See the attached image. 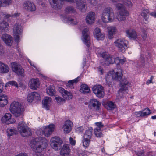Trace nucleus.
Listing matches in <instances>:
<instances>
[{"instance_id": "13", "label": "nucleus", "mask_w": 156, "mask_h": 156, "mask_svg": "<svg viewBox=\"0 0 156 156\" xmlns=\"http://www.w3.org/2000/svg\"><path fill=\"white\" fill-rule=\"evenodd\" d=\"M12 71L18 75L22 76L24 73V69L17 62H13L12 64Z\"/></svg>"}, {"instance_id": "19", "label": "nucleus", "mask_w": 156, "mask_h": 156, "mask_svg": "<svg viewBox=\"0 0 156 156\" xmlns=\"http://www.w3.org/2000/svg\"><path fill=\"white\" fill-rule=\"evenodd\" d=\"M54 125L51 124L46 127L42 130V133L44 134L45 136H48L54 131Z\"/></svg>"}, {"instance_id": "45", "label": "nucleus", "mask_w": 156, "mask_h": 156, "mask_svg": "<svg viewBox=\"0 0 156 156\" xmlns=\"http://www.w3.org/2000/svg\"><path fill=\"white\" fill-rule=\"evenodd\" d=\"M101 129L99 128V129H95L94 130L95 134L97 137H101L102 136V134L101 132Z\"/></svg>"}, {"instance_id": "5", "label": "nucleus", "mask_w": 156, "mask_h": 156, "mask_svg": "<svg viewBox=\"0 0 156 156\" xmlns=\"http://www.w3.org/2000/svg\"><path fill=\"white\" fill-rule=\"evenodd\" d=\"M22 109L21 105L18 102L14 101L11 104L10 110L16 117H19L22 115Z\"/></svg>"}, {"instance_id": "30", "label": "nucleus", "mask_w": 156, "mask_h": 156, "mask_svg": "<svg viewBox=\"0 0 156 156\" xmlns=\"http://www.w3.org/2000/svg\"><path fill=\"white\" fill-rule=\"evenodd\" d=\"M9 25L8 23L3 21L0 23V30L2 31L7 32L8 30Z\"/></svg>"}, {"instance_id": "58", "label": "nucleus", "mask_w": 156, "mask_h": 156, "mask_svg": "<svg viewBox=\"0 0 156 156\" xmlns=\"http://www.w3.org/2000/svg\"><path fill=\"white\" fill-rule=\"evenodd\" d=\"M96 124L98 126V127L96 129H99V128L101 129L103 126V125H102V123L101 122L96 123Z\"/></svg>"}, {"instance_id": "14", "label": "nucleus", "mask_w": 156, "mask_h": 156, "mask_svg": "<svg viewBox=\"0 0 156 156\" xmlns=\"http://www.w3.org/2000/svg\"><path fill=\"white\" fill-rule=\"evenodd\" d=\"M101 104L100 102L97 99H91L89 102L88 107L90 109L93 108L96 110H99L100 108Z\"/></svg>"}, {"instance_id": "33", "label": "nucleus", "mask_w": 156, "mask_h": 156, "mask_svg": "<svg viewBox=\"0 0 156 156\" xmlns=\"http://www.w3.org/2000/svg\"><path fill=\"white\" fill-rule=\"evenodd\" d=\"M80 91L83 94L88 93L89 92L90 90L88 87L87 85L83 84L81 86Z\"/></svg>"}, {"instance_id": "29", "label": "nucleus", "mask_w": 156, "mask_h": 156, "mask_svg": "<svg viewBox=\"0 0 156 156\" xmlns=\"http://www.w3.org/2000/svg\"><path fill=\"white\" fill-rule=\"evenodd\" d=\"M51 98L50 97H46L44 98L42 101V104L44 108L47 110L49 109V104L51 102Z\"/></svg>"}, {"instance_id": "57", "label": "nucleus", "mask_w": 156, "mask_h": 156, "mask_svg": "<svg viewBox=\"0 0 156 156\" xmlns=\"http://www.w3.org/2000/svg\"><path fill=\"white\" fill-rule=\"evenodd\" d=\"M9 121V124H12L14 123L15 122V120L13 118H12L11 117L10 118L8 121Z\"/></svg>"}, {"instance_id": "20", "label": "nucleus", "mask_w": 156, "mask_h": 156, "mask_svg": "<svg viewBox=\"0 0 156 156\" xmlns=\"http://www.w3.org/2000/svg\"><path fill=\"white\" fill-rule=\"evenodd\" d=\"M73 126V124L71 121L69 120L66 121L63 127L64 132L67 133H69L72 130Z\"/></svg>"}, {"instance_id": "53", "label": "nucleus", "mask_w": 156, "mask_h": 156, "mask_svg": "<svg viewBox=\"0 0 156 156\" xmlns=\"http://www.w3.org/2000/svg\"><path fill=\"white\" fill-rule=\"evenodd\" d=\"M11 0H4L2 4V6H5L7 5H8L11 2Z\"/></svg>"}, {"instance_id": "9", "label": "nucleus", "mask_w": 156, "mask_h": 156, "mask_svg": "<svg viewBox=\"0 0 156 156\" xmlns=\"http://www.w3.org/2000/svg\"><path fill=\"white\" fill-rule=\"evenodd\" d=\"M127 41L121 39H118L114 42L115 45L121 52L124 51L127 48Z\"/></svg>"}, {"instance_id": "44", "label": "nucleus", "mask_w": 156, "mask_h": 156, "mask_svg": "<svg viewBox=\"0 0 156 156\" xmlns=\"http://www.w3.org/2000/svg\"><path fill=\"white\" fill-rule=\"evenodd\" d=\"M10 85L16 86L17 87H18V86L17 82L14 81H9L6 83L5 86L6 87H7L8 86H9Z\"/></svg>"}, {"instance_id": "52", "label": "nucleus", "mask_w": 156, "mask_h": 156, "mask_svg": "<svg viewBox=\"0 0 156 156\" xmlns=\"http://www.w3.org/2000/svg\"><path fill=\"white\" fill-rule=\"evenodd\" d=\"M55 99L56 100L58 103H60L65 101V99L59 96L55 97Z\"/></svg>"}, {"instance_id": "54", "label": "nucleus", "mask_w": 156, "mask_h": 156, "mask_svg": "<svg viewBox=\"0 0 156 156\" xmlns=\"http://www.w3.org/2000/svg\"><path fill=\"white\" fill-rule=\"evenodd\" d=\"M101 32L100 29L98 28H96L94 31V37Z\"/></svg>"}, {"instance_id": "17", "label": "nucleus", "mask_w": 156, "mask_h": 156, "mask_svg": "<svg viewBox=\"0 0 156 156\" xmlns=\"http://www.w3.org/2000/svg\"><path fill=\"white\" fill-rule=\"evenodd\" d=\"M119 71L116 72H111L109 73H111V77L112 79L114 80L120 81L122 79V73L121 70L119 69Z\"/></svg>"}, {"instance_id": "6", "label": "nucleus", "mask_w": 156, "mask_h": 156, "mask_svg": "<svg viewBox=\"0 0 156 156\" xmlns=\"http://www.w3.org/2000/svg\"><path fill=\"white\" fill-rule=\"evenodd\" d=\"M101 56L103 58L101 63L105 66L115 63V58L112 56L105 53H103L101 54Z\"/></svg>"}, {"instance_id": "25", "label": "nucleus", "mask_w": 156, "mask_h": 156, "mask_svg": "<svg viewBox=\"0 0 156 156\" xmlns=\"http://www.w3.org/2000/svg\"><path fill=\"white\" fill-rule=\"evenodd\" d=\"M121 83V88L118 91L119 93L122 92L123 91L126 90L128 89V87L127 86L128 84V82L126 79H124L119 81Z\"/></svg>"}, {"instance_id": "24", "label": "nucleus", "mask_w": 156, "mask_h": 156, "mask_svg": "<svg viewBox=\"0 0 156 156\" xmlns=\"http://www.w3.org/2000/svg\"><path fill=\"white\" fill-rule=\"evenodd\" d=\"M95 14L94 12H89L86 17V23L89 24L93 23L95 20Z\"/></svg>"}, {"instance_id": "48", "label": "nucleus", "mask_w": 156, "mask_h": 156, "mask_svg": "<svg viewBox=\"0 0 156 156\" xmlns=\"http://www.w3.org/2000/svg\"><path fill=\"white\" fill-rule=\"evenodd\" d=\"M97 35L95 37L98 40H102L104 37V34L101 32Z\"/></svg>"}, {"instance_id": "51", "label": "nucleus", "mask_w": 156, "mask_h": 156, "mask_svg": "<svg viewBox=\"0 0 156 156\" xmlns=\"http://www.w3.org/2000/svg\"><path fill=\"white\" fill-rule=\"evenodd\" d=\"M115 63L116 64H118L119 63L123 64L125 62V60L123 59H120L119 57H117L115 58Z\"/></svg>"}, {"instance_id": "22", "label": "nucleus", "mask_w": 156, "mask_h": 156, "mask_svg": "<svg viewBox=\"0 0 156 156\" xmlns=\"http://www.w3.org/2000/svg\"><path fill=\"white\" fill-rule=\"evenodd\" d=\"M69 145L67 144L63 145L60 151V154L62 156H69L70 152Z\"/></svg>"}, {"instance_id": "2", "label": "nucleus", "mask_w": 156, "mask_h": 156, "mask_svg": "<svg viewBox=\"0 0 156 156\" xmlns=\"http://www.w3.org/2000/svg\"><path fill=\"white\" fill-rule=\"evenodd\" d=\"M116 8L119 10V14L117 17L119 21L126 20L127 17L129 15V13L126 9L125 7L122 4L118 3L115 5Z\"/></svg>"}, {"instance_id": "62", "label": "nucleus", "mask_w": 156, "mask_h": 156, "mask_svg": "<svg viewBox=\"0 0 156 156\" xmlns=\"http://www.w3.org/2000/svg\"><path fill=\"white\" fill-rule=\"evenodd\" d=\"M88 152L87 151H83L81 153L82 156H88Z\"/></svg>"}, {"instance_id": "7", "label": "nucleus", "mask_w": 156, "mask_h": 156, "mask_svg": "<svg viewBox=\"0 0 156 156\" xmlns=\"http://www.w3.org/2000/svg\"><path fill=\"white\" fill-rule=\"evenodd\" d=\"M51 141L50 145L52 148L57 151L61 149L63 141L60 138L56 136L53 137L51 139Z\"/></svg>"}, {"instance_id": "35", "label": "nucleus", "mask_w": 156, "mask_h": 156, "mask_svg": "<svg viewBox=\"0 0 156 156\" xmlns=\"http://www.w3.org/2000/svg\"><path fill=\"white\" fill-rule=\"evenodd\" d=\"M59 90L60 93L62 94L63 96L66 98H67L66 96L69 97L71 96V93H69L68 91L65 90V89L62 87L59 88ZM70 98V97H69Z\"/></svg>"}, {"instance_id": "36", "label": "nucleus", "mask_w": 156, "mask_h": 156, "mask_svg": "<svg viewBox=\"0 0 156 156\" xmlns=\"http://www.w3.org/2000/svg\"><path fill=\"white\" fill-rule=\"evenodd\" d=\"M47 93L51 96H54L55 94V87L53 86L49 87L48 89L47 90Z\"/></svg>"}, {"instance_id": "46", "label": "nucleus", "mask_w": 156, "mask_h": 156, "mask_svg": "<svg viewBox=\"0 0 156 156\" xmlns=\"http://www.w3.org/2000/svg\"><path fill=\"white\" fill-rule=\"evenodd\" d=\"M90 140L88 138L84 139V138L83 140V144L84 147H87L90 144Z\"/></svg>"}, {"instance_id": "60", "label": "nucleus", "mask_w": 156, "mask_h": 156, "mask_svg": "<svg viewBox=\"0 0 156 156\" xmlns=\"http://www.w3.org/2000/svg\"><path fill=\"white\" fill-rule=\"evenodd\" d=\"M140 58L141 59V62L144 63L145 62L144 58L145 57L143 54H142L140 56Z\"/></svg>"}, {"instance_id": "31", "label": "nucleus", "mask_w": 156, "mask_h": 156, "mask_svg": "<svg viewBox=\"0 0 156 156\" xmlns=\"http://www.w3.org/2000/svg\"><path fill=\"white\" fill-rule=\"evenodd\" d=\"M7 133L8 136H11L18 134V131L14 127H9L7 130Z\"/></svg>"}, {"instance_id": "39", "label": "nucleus", "mask_w": 156, "mask_h": 156, "mask_svg": "<svg viewBox=\"0 0 156 156\" xmlns=\"http://www.w3.org/2000/svg\"><path fill=\"white\" fill-rule=\"evenodd\" d=\"M111 73H108L106 78V85H108L109 87H110L111 85H112V82L109 80L110 79H112V77H111Z\"/></svg>"}, {"instance_id": "23", "label": "nucleus", "mask_w": 156, "mask_h": 156, "mask_svg": "<svg viewBox=\"0 0 156 156\" xmlns=\"http://www.w3.org/2000/svg\"><path fill=\"white\" fill-rule=\"evenodd\" d=\"M39 80L38 78L32 79L30 81L29 85L30 88L34 90H36L40 85Z\"/></svg>"}, {"instance_id": "61", "label": "nucleus", "mask_w": 156, "mask_h": 156, "mask_svg": "<svg viewBox=\"0 0 156 156\" xmlns=\"http://www.w3.org/2000/svg\"><path fill=\"white\" fill-rule=\"evenodd\" d=\"M4 86L3 83H0V93L2 92L3 90Z\"/></svg>"}, {"instance_id": "1", "label": "nucleus", "mask_w": 156, "mask_h": 156, "mask_svg": "<svg viewBox=\"0 0 156 156\" xmlns=\"http://www.w3.org/2000/svg\"><path fill=\"white\" fill-rule=\"evenodd\" d=\"M45 138L41 140V141L38 138L32 140L31 141V148H33L36 153H40L42 150L46 147L47 144Z\"/></svg>"}, {"instance_id": "27", "label": "nucleus", "mask_w": 156, "mask_h": 156, "mask_svg": "<svg viewBox=\"0 0 156 156\" xmlns=\"http://www.w3.org/2000/svg\"><path fill=\"white\" fill-rule=\"evenodd\" d=\"M108 37L110 39H111L113 37V35L114 34L116 31V28L115 27L110 26L108 27Z\"/></svg>"}, {"instance_id": "49", "label": "nucleus", "mask_w": 156, "mask_h": 156, "mask_svg": "<svg viewBox=\"0 0 156 156\" xmlns=\"http://www.w3.org/2000/svg\"><path fill=\"white\" fill-rule=\"evenodd\" d=\"M124 5H125L130 7L132 6V3L130 0H122Z\"/></svg>"}, {"instance_id": "21", "label": "nucleus", "mask_w": 156, "mask_h": 156, "mask_svg": "<svg viewBox=\"0 0 156 156\" xmlns=\"http://www.w3.org/2000/svg\"><path fill=\"white\" fill-rule=\"evenodd\" d=\"M77 8L82 12H84L86 11L85 4L82 0H76Z\"/></svg>"}, {"instance_id": "16", "label": "nucleus", "mask_w": 156, "mask_h": 156, "mask_svg": "<svg viewBox=\"0 0 156 156\" xmlns=\"http://www.w3.org/2000/svg\"><path fill=\"white\" fill-rule=\"evenodd\" d=\"M24 6L25 9L28 11H34L36 9V8L34 4L28 1H26L24 2Z\"/></svg>"}, {"instance_id": "8", "label": "nucleus", "mask_w": 156, "mask_h": 156, "mask_svg": "<svg viewBox=\"0 0 156 156\" xmlns=\"http://www.w3.org/2000/svg\"><path fill=\"white\" fill-rule=\"evenodd\" d=\"M66 1L70 3L75 2L76 0H49L51 6L55 9L58 10L61 9L63 5V1Z\"/></svg>"}, {"instance_id": "3", "label": "nucleus", "mask_w": 156, "mask_h": 156, "mask_svg": "<svg viewBox=\"0 0 156 156\" xmlns=\"http://www.w3.org/2000/svg\"><path fill=\"white\" fill-rule=\"evenodd\" d=\"M114 18L113 9L109 7L105 8L103 10L102 16V20L104 23L113 21Z\"/></svg>"}, {"instance_id": "12", "label": "nucleus", "mask_w": 156, "mask_h": 156, "mask_svg": "<svg viewBox=\"0 0 156 156\" xmlns=\"http://www.w3.org/2000/svg\"><path fill=\"white\" fill-rule=\"evenodd\" d=\"M22 32L21 26L17 24H15L13 27V32L15 40L16 42H18L19 41V35L21 34Z\"/></svg>"}, {"instance_id": "38", "label": "nucleus", "mask_w": 156, "mask_h": 156, "mask_svg": "<svg viewBox=\"0 0 156 156\" xmlns=\"http://www.w3.org/2000/svg\"><path fill=\"white\" fill-rule=\"evenodd\" d=\"M79 78V77H78L74 80L69 81L68 83L66 84V86L69 87H73V84L74 83H77L79 81L78 79Z\"/></svg>"}, {"instance_id": "34", "label": "nucleus", "mask_w": 156, "mask_h": 156, "mask_svg": "<svg viewBox=\"0 0 156 156\" xmlns=\"http://www.w3.org/2000/svg\"><path fill=\"white\" fill-rule=\"evenodd\" d=\"M11 115L9 113H6L2 119V120L3 122H4L7 124H9V121H8L10 118Z\"/></svg>"}, {"instance_id": "11", "label": "nucleus", "mask_w": 156, "mask_h": 156, "mask_svg": "<svg viewBox=\"0 0 156 156\" xmlns=\"http://www.w3.org/2000/svg\"><path fill=\"white\" fill-rule=\"evenodd\" d=\"M92 90L96 96L100 98H103L104 95L103 88L101 85L94 86L92 88Z\"/></svg>"}, {"instance_id": "26", "label": "nucleus", "mask_w": 156, "mask_h": 156, "mask_svg": "<svg viewBox=\"0 0 156 156\" xmlns=\"http://www.w3.org/2000/svg\"><path fill=\"white\" fill-rule=\"evenodd\" d=\"M35 98L37 99H39V95L36 92H32L28 94L27 97V100L28 102H31Z\"/></svg>"}, {"instance_id": "55", "label": "nucleus", "mask_w": 156, "mask_h": 156, "mask_svg": "<svg viewBox=\"0 0 156 156\" xmlns=\"http://www.w3.org/2000/svg\"><path fill=\"white\" fill-rule=\"evenodd\" d=\"M143 33L142 35V38L144 40H145L147 37V34L146 33V31L144 30H142Z\"/></svg>"}, {"instance_id": "28", "label": "nucleus", "mask_w": 156, "mask_h": 156, "mask_svg": "<svg viewBox=\"0 0 156 156\" xmlns=\"http://www.w3.org/2000/svg\"><path fill=\"white\" fill-rule=\"evenodd\" d=\"M8 103L7 97L5 94H0V106L4 107Z\"/></svg>"}, {"instance_id": "18", "label": "nucleus", "mask_w": 156, "mask_h": 156, "mask_svg": "<svg viewBox=\"0 0 156 156\" xmlns=\"http://www.w3.org/2000/svg\"><path fill=\"white\" fill-rule=\"evenodd\" d=\"M126 32L127 37L130 39L134 40L137 38V34L134 30L130 29L126 30Z\"/></svg>"}, {"instance_id": "59", "label": "nucleus", "mask_w": 156, "mask_h": 156, "mask_svg": "<svg viewBox=\"0 0 156 156\" xmlns=\"http://www.w3.org/2000/svg\"><path fill=\"white\" fill-rule=\"evenodd\" d=\"M153 78V76H151L150 80H147V81L146 84H149L152 83V79Z\"/></svg>"}, {"instance_id": "47", "label": "nucleus", "mask_w": 156, "mask_h": 156, "mask_svg": "<svg viewBox=\"0 0 156 156\" xmlns=\"http://www.w3.org/2000/svg\"><path fill=\"white\" fill-rule=\"evenodd\" d=\"M67 22L68 23H69L70 24H73L74 25H76L77 23V22L76 21H74V19L72 17H69L68 18Z\"/></svg>"}, {"instance_id": "40", "label": "nucleus", "mask_w": 156, "mask_h": 156, "mask_svg": "<svg viewBox=\"0 0 156 156\" xmlns=\"http://www.w3.org/2000/svg\"><path fill=\"white\" fill-rule=\"evenodd\" d=\"M92 136V132L90 130H87L84 136V139L88 138L90 139Z\"/></svg>"}, {"instance_id": "41", "label": "nucleus", "mask_w": 156, "mask_h": 156, "mask_svg": "<svg viewBox=\"0 0 156 156\" xmlns=\"http://www.w3.org/2000/svg\"><path fill=\"white\" fill-rule=\"evenodd\" d=\"M76 11L73 8L72 6H69L66 8L65 9V12L66 13H74Z\"/></svg>"}, {"instance_id": "4", "label": "nucleus", "mask_w": 156, "mask_h": 156, "mask_svg": "<svg viewBox=\"0 0 156 156\" xmlns=\"http://www.w3.org/2000/svg\"><path fill=\"white\" fill-rule=\"evenodd\" d=\"M18 130L21 135L24 137H28L32 134L30 129L23 121L19 122Z\"/></svg>"}, {"instance_id": "64", "label": "nucleus", "mask_w": 156, "mask_h": 156, "mask_svg": "<svg viewBox=\"0 0 156 156\" xmlns=\"http://www.w3.org/2000/svg\"><path fill=\"white\" fill-rule=\"evenodd\" d=\"M150 15L154 17H156V11L151 13Z\"/></svg>"}, {"instance_id": "10", "label": "nucleus", "mask_w": 156, "mask_h": 156, "mask_svg": "<svg viewBox=\"0 0 156 156\" xmlns=\"http://www.w3.org/2000/svg\"><path fill=\"white\" fill-rule=\"evenodd\" d=\"M83 38L82 40L87 47H89L90 45V37L89 36V29L84 28L82 31Z\"/></svg>"}, {"instance_id": "56", "label": "nucleus", "mask_w": 156, "mask_h": 156, "mask_svg": "<svg viewBox=\"0 0 156 156\" xmlns=\"http://www.w3.org/2000/svg\"><path fill=\"white\" fill-rule=\"evenodd\" d=\"M69 141L70 144L72 145H74L75 144V140H73V138L71 137H70L69 138Z\"/></svg>"}, {"instance_id": "50", "label": "nucleus", "mask_w": 156, "mask_h": 156, "mask_svg": "<svg viewBox=\"0 0 156 156\" xmlns=\"http://www.w3.org/2000/svg\"><path fill=\"white\" fill-rule=\"evenodd\" d=\"M134 152L137 156H144V150H141L138 151H135Z\"/></svg>"}, {"instance_id": "32", "label": "nucleus", "mask_w": 156, "mask_h": 156, "mask_svg": "<svg viewBox=\"0 0 156 156\" xmlns=\"http://www.w3.org/2000/svg\"><path fill=\"white\" fill-rule=\"evenodd\" d=\"M151 113L150 110L149 108H147L143 112H139L137 115L138 116L144 117L150 114Z\"/></svg>"}, {"instance_id": "42", "label": "nucleus", "mask_w": 156, "mask_h": 156, "mask_svg": "<svg viewBox=\"0 0 156 156\" xmlns=\"http://www.w3.org/2000/svg\"><path fill=\"white\" fill-rule=\"evenodd\" d=\"M9 68L8 66L4 64L3 67L2 68L1 72L3 73H6L9 72Z\"/></svg>"}, {"instance_id": "37", "label": "nucleus", "mask_w": 156, "mask_h": 156, "mask_svg": "<svg viewBox=\"0 0 156 156\" xmlns=\"http://www.w3.org/2000/svg\"><path fill=\"white\" fill-rule=\"evenodd\" d=\"M149 10L147 9H146L143 10L141 13V16L143 17L146 21L147 20V19L149 18Z\"/></svg>"}, {"instance_id": "63", "label": "nucleus", "mask_w": 156, "mask_h": 156, "mask_svg": "<svg viewBox=\"0 0 156 156\" xmlns=\"http://www.w3.org/2000/svg\"><path fill=\"white\" fill-rule=\"evenodd\" d=\"M15 156H28V155L26 153H21L16 155Z\"/></svg>"}, {"instance_id": "15", "label": "nucleus", "mask_w": 156, "mask_h": 156, "mask_svg": "<svg viewBox=\"0 0 156 156\" xmlns=\"http://www.w3.org/2000/svg\"><path fill=\"white\" fill-rule=\"evenodd\" d=\"M1 38L6 44L8 46H11L13 42L12 38L7 34H3Z\"/></svg>"}, {"instance_id": "43", "label": "nucleus", "mask_w": 156, "mask_h": 156, "mask_svg": "<svg viewBox=\"0 0 156 156\" xmlns=\"http://www.w3.org/2000/svg\"><path fill=\"white\" fill-rule=\"evenodd\" d=\"M107 104V105L108 106L107 109L109 110L113 109L115 107V105L112 101H109Z\"/></svg>"}]
</instances>
